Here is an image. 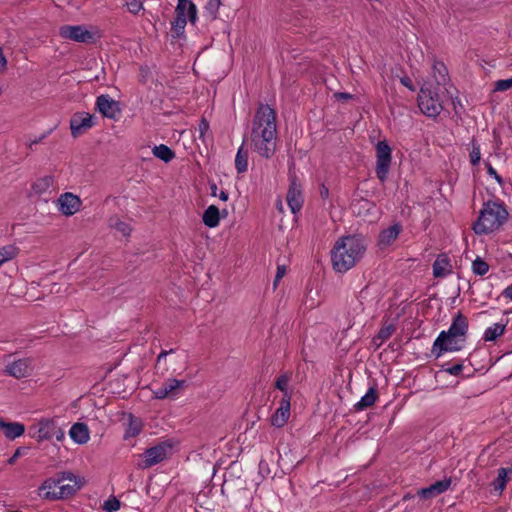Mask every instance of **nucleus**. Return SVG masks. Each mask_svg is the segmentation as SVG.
Returning a JSON list of instances; mask_svg holds the SVG:
<instances>
[{
    "instance_id": "1",
    "label": "nucleus",
    "mask_w": 512,
    "mask_h": 512,
    "mask_svg": "<svg viewBox=\"0 0 512 512\" xmlns=\"http://www.w3.org/2000/svg\"><path fill=\"white\" fill-rule=\"evenodd\" d=\"M276 111L268 104L260 103L252 120L251 148L259 156L270 159L276 152Z\"/></svg>"
},
{
    "instance_id": "2",
    "label": "nucleus",
    "mask_w": 512,
    "mask_h": 512,
    "mask_svg": "<svg viewBox=\"0 0 512 512\" xmlns=\"http://www.w3.org/2000/svg\"><path fill=\"white\" fill-rule=\"evenodd\" d=\"M366 249L365 237L360 234L340 237L331 250L333 269L339 273L347 272L360 261Z\"/></svg>"
},
{
    "instance_id": "3",
    "label": "nucleus",
    "mask_w": 512,
    "mask_h": 512,
    "mask_svg": "<svg viewBox=\"0 0 512 512\" xmlns=\"http://www.w3.org/2000/svg\"><path fill=\"white\" fill-rule=\"evenodd\" d=\"M508 215L503 204L487 201L483 204L478 219L473 224V230L478 235L496 231L506 222Z\"/></svg>"
},
{
    "instance_id": "4",
    "label": "nucleus",
    "mask_w": 512,
    "mask_h": 512,
    "mask_svg": "<svg viewBox=\"0 0 512 512\" xmlns=\"http://www.w3.org/2000/svg\"><path fill=\"white\" fill-rule=\"evenodd\" d=\"M29 434L38 442L55 438L61 442L65 433L54 418H43L38 423L29 427Z\"/></svg>"
},
{
    "instance_id": "5",
    "label": "nucleus",
    "mask_w": 512,
    "mask_h": 512,
    "mask_svg": "<svg viewBox=\"0 0 512 512\" xmlns=\"http://www.w3.org/2000/svg\"><path fill=\"white\" fill-rule=\"evenodd\" d=\"M418 106L423 114L435 118L443 110L438 93L431 87L422 86L418 95Z\"/></svg>"
},
{
    "instance_id": "6",
    "label": "nucleus",
    "mask_w": 512,
    "mask_h": 512,
    "mask_svg": "<svg viewBox=\"0 0 512 512\" xmlns=\"http://www.w3.org/2000/svg\"><path fill=\"white\" fill-rule=\"evenodd\" d=\"M392 162V149L386 140L376 144V167L377 178L383 183L387 180Z\"/></svg>"
},
{
    "instance_id": "7",
    "label": "nucleus",
    "mask_w": 512,
    "mask_h": 512,
    "mask_svg": "<svg viewBox=\"0 0 512 512\" xmlns=\"http://www.w3.org/2000/svg\"><path fill=\"white\" fill-rule=\"evenodd\" d=\"M172 450V445L168 442H161L151 448H148L141 454L142 460L138 463L141 469L150 468L164 459H166Z\"/></svg>"
},
{
    "instance_id": "8",
    "label": "nucleus",
    "mask_w": 512,
    "mask_h": 512,
    "mask_svg": "<svg viewBox=\"0 0 512 512\" xmlns=\"http://www.w3.org/2000/svg\"><path fill=\"white\" fill-rule=\"evenodd\" d=\"M59 474L69 475L70 477H67L65 480H69L71 483L64 484L62 482L60 485H58V491H47L46 494H42L45 497V500L65 499L74 495L81 488L80 481L71 472H60Z\"/></svg>"
},
{
    "instance_id": "9",
    "label": "nucleus",
    "mask_w": 512,
    "mask_h": 512,
    "mask_svg": "<svg viewBox=\"0 0 512 512\" xmlns=\"http://www.w3.org/2000/svg\"><path fill=\"white\" fill-rule=\"evenodd\" d=\"M59 35L63 39L79 43H93L94 34L83 25H63L59 28Z\"/></svg>"
},
{
    "instance_id": "10",
    "label": "nucleus",
    "mask_w": 512,
    "mask_h": 512,
    "mask_svg": "<svg viewBox=\"0 0 512 512\" xmlns=\"http://www.w3.org/2000/svg\"><path fill=\"white\" fill-rule=\"evenodd\" d=\"M94 126V116L87 112H77L70 119L71 135L79 137Z\"/></svg>"
},
{
    "instance_id": "11",
    "label": "nucleus",
    "mask_w": 512,
    "mask_h": 512,
    "mask_svg": "<svg viewBox=\"0 0 512 512\" xmlns=\"http://www.w3.org/2000/svg\"><path fill=\"white\" fill-rule=\"evenodd\" d=\"M96 110L104 117L113 120H117L121 115L119 102L113 100L107 94H102L96 98Z\"/></svg>"
},
{
    "instance_id": "12",
    "label": "nucleus",
    "mask_w": 512,
    "mask_h": 512,
    "mask_svg": "<svg viewBox=\"0 0 512 512\" xmlns=\"http://www.w3.org/2000/svg\"><path fill=\"white\" fill-rule=\"evenodd\" d=\"M187 387L186 380L168 379L161 387L153 390L155 399L175 398L181 390Z\"/></svg>"
},
{
    "instance_id": "13",
    "label": "nucleus",
    "mask_w": 512,
    "mask_h": 512,
    "mask_svg": "<svg viewBox=\"0 0 512 512\" xmlns=\"http://www.w3.org/2000/svg\"><path fill=\"white\" fill-rule=\"evenodd\" d=\"M81 205V199L71 192H65L57 199L58 210L65 216H72L77 213Z\"/></svg>"
},
{
    "instance_id": "14",
    "label": "nucleus",
    "mask_w": 512,
    "mask_h": 512,
    "mask_svg": "<svg viewBox=\"0 0 512 512\" xmlns=\"http://www.w3.org/2000/svg\"><path fill=\"white\" fill-rule=\"evenodd\" d=\"M467 331L468 319L464 314L458 312L453 318V322L449 327L448 331H441V339L439 340V343L443 341L444 337L447 336H452L456 338L465 337Z\"/></svg>"
},
{
    "instance_id": "15",
    "label": "nucleus",
    "mask_w": 512,
    "mask_h": 512,
    "mask_svg": "<svg viewBox=\"0 0 512 512\" xmlns=\"http://www.w3.org/2000/svg\"><path fill=\"white\" fill-rule=\"evenodd\" d=\"M451 482V478H445L443 480L436 481L430 486L418 490L417 496L423 500L432 499L447 491L451 485Z\"/></svg>"
},
{
    "instance_id": "16",
    "label": "nucleus",
    "mask_w": 512,
    "mask_h": 512,
    "mask_svg": "<svg viewBox=\"0 0 512 512\" xmlns=\"http://www.w3.org/2000/svg\"><path fill=\"white\" fill-rule=\"evenodd\" d=\"M441 339V333L438 335L436 340L433 343L432 354L435 355L436 358L440 357L444 352H453L459 351L461 346L458 345V338L447 336L443 338V341L439 343Z\"/></svg>"
},
{
    "instance_id": "17",
    "label": "nucleus",
    "mask_w": 512,
    "mask_h": 512,
    "mask_svg": "<svg viewBox=\"0 0 512 512\" xmlns=\"http://www.w3.org/2000/svg\"><path fill=\"white\" fill-rule=\"evenodd\" d=\"M286 200L293 214H296L301 210L303 205V197L301 193V187L296 183L295 177L291 179Z\"/></svg>"
},
{
    "instance_id": "18",
    "label": "nucleus",
    "mask_w": 512,
    "mask_h": 512,
    "mask_svg": "<svg viewBox=\"0 0 512 512\" xmlns=\"http://www.w3.org/2000/svg\"><path fill=\"white\" fill-rule=\"evenodd\" d=\"M402 231V225L400 223H395L394 225L383 229L378 236L377 246L380 249H385L391 246L395 240L398 238L399 234Z\"/></svg>"
},
{
    "instance_id": "19",
    "label": "nucleus",
    "mask_w": 512,
    "mask_h": 512,
    "mask_svg": "<svg viewBox=\"0 0 512 512\" xmlns=\"http://www.w3.org/2000/svg\"><path fill=\"white\" fill-rule=\"evenodd\" d=\"M5 372L12 377L17 379L26 377L31 372V360L30 359H19L11 364L7 365Z\"/></svg>"
},
{
    "instance_id": "20",
    "label": "nucleus",
    "mask_w": 512,
    "mask_h": 512,
    "mask_svg": "<svg viewBox=\"0 0 512 512\" xmlns=\"http://www.w3.org/2000/svg\"><path fill=\"white\" fill-rule=\"evenodd\" d=\"M175 15L188 18L189 22L194 25L197 21V7L191 0H178Z\"/></svg>"
},
{
    "instance_id": "21",
    "label": "nucleus",
    "mask_w": 512,
    "mask_h": 512,
    "mask_svg": "<svg viewBox=\"0 0 512 512\" xmlns=\"http://www.w3.org/2000/svg\"><path fill=\"white\" fill-rule=\"evenodd\" d=\"M290 416V400L283 398L280 407L275 411L271 417V424L274 427H283L288 421Z\"/></svg>"
},
{
    "instance_id": "22",
    "label": "nucleus",
    "mask_w": 512,
    "mask_h": 512,
    "mask_svg": "<svg viewBox=\"0 0 512 512\" xmlns=\"http://www.w3.org/2000/svg\"><path fill=\"white\" fill-rule=\"evenodd\" d=\"M0 429L8 439H15L25 432V426L18 422H5L0 419Z\"/></svg>"
},
{
    "instance_id": "23",
    "label": "nucleus",
    "mask_w": 512,
    "mask_h": 512,
    "mask_svg": "<svg viewBox=\"0 0 512 512\" xmlns=\"http://www.w3.org/2000/svg\"><path fill=\"white\" fill-rule=\"evenodd\" d=\"M70 437L78 444H85L89 440V429L85 423H75L69 431Z\"/></svg>"
},
{
    "instance_id": "24",
    "label": "nucleus",
    "mask_w": 512,
    "mask_h": 512,
    "mask_svg": "<svg viewBox=\"0 0 512 512\" xmlns=\"http://www.w3.org/2000/svg\"><path fill=\"white\" fill-rule=\"evenodd\" d=\"M67 477L70 476L58 473L54 477L46 479L38 488V496L45 500V497L41 494H46L47 491H55L54 488L64 482Z\"/></svg>"
},
{
    "instance_id": "25",
    "label": "nucleus",
    "mask_w": 512,
    "mask_h": 512,
    "mask_svg": "<svg viewBox=\"0 0 512 512\" xmlns=\"http://www.w3.org/2000/svg\"><path fill=\"white\" fill-rule=\"evenodd\" d=\"M511 476H512V468L511 467H507V468L501 467L500 469H498V476L491 483L493 490L495 492H498L499 494H501L506 486V483L510 480Z\"/></svg>"
},
{
    "instance_id": "26",
    "label": "nucleus",
    "mask_w": 512,
    "mask_h": 512,
    "mask_svg": "<svg viewBox=\"0 0 512 512\" xmlns=\"http://www.w3.org/2000/svg\"><path fill=\"white\" fill-rule=\"evenodd\" d=\"M202 221L209 228L218 226L220 221V211L218 207L215 205L208 206L202 215Z\"/></svg>"
},
{
    "instance_id": "27",
    "label": "nucleus",
    "mask_w": 512,
    "mask_h": 512,
    "mask_svg": "<svg viewBox=\"0 0 512 512\" xmlns=\"http://www.w3.org/2000/svg\"><path fill=\"white\" fill-rule=\"evenodd\" d=\"M378 398V392L375 387H370L367 393L361 397V399L354 405L355 411H362L368 407H371Z\"/></svg>"
},
{
    "instance_id": "28",
    "label": "nucleus",
    "mask_w": 512,
    "mask_h": 512,
    "mask_svg": "<svg viewBox=\"0 0 512 512\" xmlns=\"http://www.w3.org/2000/svg\"><path fill=\"white\" fill-rule=\"evenodd\" d=\"M245 140L239 147L235 157V168L238 174H242L248 169V150L244 148Z\"/></svg>"
},
{
    "instance_id": "29",
    "label": "nucleus",
    "mask_w": 512,
    "mask_h": 512,
    "mask_svg": "<svg viewBox=\"0 0 512 512\" xmlns=\"http://www.w3.org/2000/svg\"><path fill=\"white\" fill-rule=\"evenodd\" d=\"M53 185H54V177L51 175H46L44 177L37 179L33 183L32 190L36 194L42 195V194L47 193L50 190V188L53 187Z\"/></svg>"
},
{
    "instance_id": "30",
    "label": "nucleus",
    "mask_w": 512,
    "mask_h": 512,
    "mask_svg": "<svg viewBox=\"0 0 512 512\" xmlns=\"http://www.w3.org/2000/svg\"><path fill=\"white\" fill-rule=\"evenodd\" d=\"M187 20L188 18L175 15L174 20L171 21V37L173 39H179L184 36Z\"/></svg>"
},
{
    "instance_id": "31",
    "label": "nucleus",
    "mask_w": 512,
    "mask_h": 512,
    "mask_svg": "<svg viewBox=\"0 0 512 512\" xmlns=\"http://www.w3.org/2000/svg\"><path fill=\"white\" fill-rule=\"evenodd\" d=\"M152 153L156 158L164 161L165 163L171 162L176 157L175 152L165 144L154 146Z\"/></svg>"
},
{
    "instance_id": "32",
    "label": "nucleus",
    "mask_w": 512,
    "mask_h": 512,
    "mask_svg": "<svg viewBox=\"0 0 512 512\" xmlns=\"http://www.w3.org/2000/svg\"><path fill=\"white\" fill-rule=\"evenodd\" d=\"M434 77L437 85H445L448 78V70L443 62H435L433 65Z\"/></svg>"
},
{
    "instance_id": "33",
    "label": "nucleus",
    "mask_w": 512,
    "mask_h": 512,
    "mask_svg": "<svg viewBox=\"0 0 512 512\" xmlns=\"http://www.w3.org/2000/svg\"><path fill=\"white\" fill-rule=\"evenodd\" d=\"M221 5V0H208L204 7V17L211 22L216 20L218 18V11Z\"/></svg>"
},
{
    "instance_id": "34",
    "label": "nucleus",
    "mask_w": 512,
    "mask_h": 512,
    "mask_svg": "<svg viewBox=\"0 0 512 512\" xmlns=\"http://www.w3.org/2000/svg\"><path fill=\"white\" fill-rule=\"evenodd\" d=\"M449 262L450 261L446 255H439L432 266L434 277H444L447 274L445 272V267L449 265Z\"/></svg>"
},
{
    "instance_id": "35",
    "label": "nucleus",
    "mask_w": 512,
    "mask_h": 512,
    "mask_svg": "<svg viewBox=\"0 0 512 512\" xmlns=\"http://www.w3.org/2000/svg\"><path fill=\"white\" fill-rule=\"evenodd\" d=\"M505 327L504 324L495 323L485 330L483 339L485 341H495L499 336L504 334Z\"/></svg>"
},
{
    "instance_id": "36",
    "label": "nucleus",
    "mask_w": 512,
    "mask_h": 512,
    "mask_svg": "<svg viewBox=\"0 0 512 512\" xmlns=\"http://www.w3.org/2000/svg\"><path fill=\"white\" fill-rule=\"evenodd\" d=\"M19 252L18 247L15 245H7L0 249V266L9 260H12L17 256Z\"/></svg>"
},
{
    "instance_id": "37",
    "label": "nucleus",
    "mask_w": 512,
    "mask_h": 512,
    "mask_svg": "<svg viewBox=\"0 0 512 512\" xmlns=\"http://www.w3.org/2000/svg\"><path fill=\"white\" fill-rule=\"evenodd\" d=\"M472 271L476 275L483 276L489 271V265L482 258L477 257L472 262Z\"/></svg>"
},
{
    "instance_id": "38",
    "label": "nucleus",
    "mask_w": 512,
    "mask_h": 512,
    "mask_svg": "<svg viewBox=\"0 0 512 512\" xmlns=\"http://www.w3.org/2000/svg\"><path fill=\"white\" fill-rule=\"evenodd\" d=\"M396 330V326L394 324H388V325H384L378 332V334L376 335V337H374V341L376 340H380L381 343L386 341L387 339H389L392 334L395 332Z\"/></svg>"
},
{
    "instance_id": "39",
    "label": "nucleus",
    "mask_w": 512,
    "mask_h": 512,
    "mask_svg": "<svg viewBox=\"0 0 512 512\" xmlns=\"http://www.w3.org/2000/svg\"><path fill=\"white\" fill-rule=\"evenodd\" d=\"M289 376L287 374H283L280 377L277 378L275 382V388L282 391L284 393V397L286 399L290 400V395L288 394V383H289Z\"/></svg>"
},
{
    "instance_id": "40",
    "label": "nucleus",
    "mask_w": 512,
    "mask_h": 512,
    "mask_svg": "<svg viewBox=\"0 0 512 512\" xmlns=\"http://www.w3.org/2000/svg\"><path fill=\"white\" fill-rule=\"evenodd\" d=\"M120 508V501L115 497H110L104 502L103 509L106 512H115Z\"/></svg>"
},
{
    "instance_id": "41",
    "label": "nucleus",
    "mask_w": 512,
    "mask_h": 512,
    "mask_svg": "<svg viewBox=\"0 0 512 512\" xmlns=\"http://www.w3.org/2000/svg\"><path fill=\"white\" fill-rule=\"evenodd\" d=\"M481 159L480 146L472 141V151L470 152V162L472 165L479 164Z\"/></svg>"
},
{
    "instance_id": "42",
    "label": "nucleus",
    "mask_w": 512,
    "mask_h": 512,
    "mask_svg": "<svg viewBox=\"0 0 512 512\" xmlns=\"http://www.w3.org/2000/svg\"><path fill=\"white\" fill-rule=\"evenodd\" d=\"M126 7L132 14H137L142 9L140 0H126Z\"/></svg>"
},
{
    "instance_id": "43",
    "label": "nucleus",
    "mask_w": 512,
    "mask_h": 512,
    "mask_svg": "<svg viewBox=\"0 0 512 512\" xmlns=\"http://www.w3.org/2000/svg\"><path fill=\"white\" fill-rule=\"evenodd\" d=\"M512 88V77L509 79L498 80L495 83V91H506Z\"/></svg>"
},
{
    "instance_id": "44",
    "label": "nucleus",
    "mask_w": 512,
    "mask_h": 512,
    "mask_svg": "<svg viewBox=\"0 0 512 512\" xmlns=\"http://www.w3.org/2000/svg\"><path fill=\"white\" fill-rule=\"evenodd\" d=\"M115 228L125 236L129 235L131 232L130 226L122 221H118L115 225Z\"/></svg>"
},
{
    "instance_id": "45",
    "label": "nucleus",
    "mask_w": 512,
    "mask_h": 512,
    "mask_svg": "<svg viewBox=\"0 0 512 512\" xmlns=\"http://www.w3.org/2000/svg\"><path fill=\"white\" fill-rule=\"evenodd\" d=\"M463 370V365L461 363L455 364L452 367L446 368L445 371L453 376H458Z\"/></svg>"
},
{
    "instance_id": "46",
    "label": "nucleus",
    "mask_w": 512,
    "mask_h": 512,
    "mask_svg": "<svg viewBox=\"0 0 512 512\" xmlns=\"http://www.w3.org/2000/svg\"><path fill=\"white\" fill-rule=\"evenodd\" d=\"M286 273V267L284 265H278L277 271L274 279V286H277L278 282L282 279V277Z\"/></svg>"
},
{
    "instance_id": "47",
    "label": "nucleus",
    "mask_w": 512,
    "mask_h": 512,
    "mask_svg": "<svg viewBox=\"0 0 512 512\" xmlns=\"http://www.w3.org/2000/svg\"><path fill=\"white\" fill-rule=\"evenodd\" d=\"M208 130L209 122L205 118H202L199 122L200 137H203Z\"/></svg>"
},
{
    "instance_id": "48",
    "label": "nucleus",
    "mask_w": 512,
    "mask_h": 512,
    "mask_svg": "<svg viewBox=\"0 0 512 512\" xmlns=\"http://www.w3.org/2000/svg\"><path fill=\"white\" fill-rule=\"evenodd\" d=\"M486 167H487V173H488L489 175L493 176V177L496 179V181H497L498 183H500V184H501V183H502V178H501V176L496 172V170L491 166V164H490V163H487V164H486Z\"/></svg>"
},
{
    "instance_id": "49",
    "label": "nucleus",
    "mask_w": 512,
    "mask_h": 512,
    "mask_svg": "<svg viewBox=\"0 0 512 512\" xmlns=\"http://www.w3.org/2000/svg\"><path fill=\"white\" fill-rule=\"evenodd\" d=\"M400 82L402 85H404L405 87H407L409 90L411 91H415V87L412 83V80L408 77V76H404L400 79Z\"/></svg>"
},
{
    "instance_id": "50",
    "label": "nucleus",
    "mask_w": 512,
    "mask_h": 512,
    "mask_svg": "<svg viewBox=\"0 0 512 512\" xmlns=\"http://www.w3.org/2000/svg\"><path fill=\"white\" fill-rule=\"evenodd\" d=\"M334 97L338 100H350L353 98V96L350 94V93H346V92H338V93H335L334 94Z\"/></svg>"
},
{
    "instance_id": "51",
    "label": "nucleus",
    "mask_w": 512,
    "mask_h": 512,
    "mask_svg": "<svg viewBox=\"0 0 512 512\" xmlns=\"http://www.w3.org/2000/svg\"><path fill=\"white\" fill-rule=\"evenodd\" d=\"M50 132H47V133H44L42 134L39 138L35 139V140H32L28 143V147L30 149L33 148L34 145H37L38 143L42 142L46 137L47 135L49 134Z\"/></svg>"
},
{
    "instance_id": "52",
    "label": "nucleus",
    "mask_w": 512,
    "mask_h": 512,
    "mask_svg": "<svg viewBox=\"0 0 512 512\" xmlns=\"http://www.w3.org/2000/svg\"><path fill=\"white\" fill-rule=\"evenodd\" d=\"M319 194L322 199H327L329 197V189L324 184L320 185Z\"/></svg>"
},
{
    "instance_id": "53",
    "label": "nucleus",
    "mask_w": 512,
    "mask_h": 512,
    "mask_svg": "<svg viewBox=\"0 0 512 512\" xmlns=\"http://www.w3.org/2000/svg\"><path fill=\"white\" fill-rule=\"evenodd\" d=\"M139 433H140V426L139 425H134L133 423H131L130 428L128 430V434L130 436H136Z\"/></svg>"
},
{
    "instance_id": "54",
    "label": "nucleus",
    "mask_w": 512,
    "mask_h": 512,
    "mask_svg": "<svg viewBox=\"0 0 512 512\" xmlns=\"http://www.w3.org/2000/svg\"><path fill=\"white\" fill-rule=\"evenodd\" d=\"M502 295L505 297V298H508L510 300H512V284L509 285L508 287H506L503 292H502Z\"/></svg>"
},
{
    "instance_id": "55",
    "label": "nucleus",
    "mask_w": 512,
    "mask_h": 512,
    "mask_svg": "<svg viewBox=\"0 0 512 512\" xmlns=\"http://www.w3.org/2000/svg\"><path fill=\"white\" fill-rule=\"evenodd\" d=\"M173 351H174L173 349H171V350H169V351H167V350H162V351L160 352V354L158 355V357H157V364H159V363L161 362V360H162V359H164V358H165L169 353H172Z\"/></svg>"
},
{
    "instance_id": "56",
    "label": "nucleus",
    "mask_w": 512,
    "mask_h": 512,
    "mask_svg": "<svg viewBox=\"0 0 512 512\" xmlns=\"http://www.w3.org/2000/svg\"><path fill=\"white\" fill-rule=\"evenodd\" d=\"M20 456V449H17L14 455L8 460L9 464H13L17 457Z\"/></svg>"
},
{
    "instance_id": "57",
    "label": "nucleus",
    "mask_w": 512,
    "mask_h": 512,
    "mask_svg": "<svg viewBox=\"0 0 512 512\" xmlns=\"http://www.w3.org/2000/svg\"><path fill=\"white\" fill-rule=\"evenodd\" d=\"M210 190H211V195L212 196H216L217 195V185L215 183H211L210 184Z\"/></svg>"
},
{
    "instance_id": "58",
    "label": "nucleus",
    "mask_w": 512,
    "mask_h": 512,
    "mask_svg": "<svg viewBox=\"0 0 512 512\" xmlns=\"http://www.w3.org/2000/svg\"><path fill=\"white\" fill-rule=\"evenodd\" d=\"M219 198L222 201H227L228 200V193L226 191H221L220 194H219Z\"/></svg>"
},
{
    "instance_id": "59",
    "label": "nucleus",
    "mask_w": 512,
    "mask_h": 512,
    "mask_svg": "<svg viewBox=\"0 0 512 512\" xmlns=\"http://www.w3.org/2000/svg\"><path fill=\"white\" fill-rule=\"evenodd\" d=\"M411 497H412V496H410L409 494H407V495H405V496L403 497V500L410 499Z\"/></svg>"
}]
</instances>
